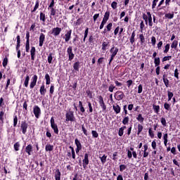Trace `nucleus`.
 <instances>
[{
    "label": "nucleus",
    "mask_w": 180,
    "mask_h": 180,
    "mask_svg": "<svg viewBox=\"0 0 180 180\" xmlns=\"http://www.w3.org/2000/svg\"><path fill=\"white\" fill-rule=\"evenodd\" d=\"M112 26H113V24L112 22L108 23L105 27V28L104 29V30L103 31V33L104 34H106L108 32H110V30H112Z\"/></svg>",
    "instance_id": "20"
},
{
    "label": "nucleus",
    "mask_w": 180,
    "mask_h": 180,
    "mask_svg": "<svg viewBox=\"0 0 180 180\" xmlns=\"http://www.w3.org/2000/svg\"><path fill=\"white\" fill-rule=\"evenodd\" d=\"M129 116H125L122 120V124H124V125L129 124Z\"/></svg>",
    "instance_id": "51"
},
{
    "label": "nucleus",
    "mask_w": 180,
    "mask_h": 180,
    "mask_svg": "<svg viewBox=\"0 0 180 180\" xmlns=\"http://www.w3.org/2000/svg\"><path fill=\"white\" fill-rule=\"evenodd\" d=\"M167 96H168V102H169V101H171V99H172V98L174 97V93H172V91H167Z\"/></svg>",
    "instance_id": "50"
},
{
    "label": "nucleus",
    "mask_w": 180,
    "mask_h": 180,
    "mask_svg": "<svg viewBox=\"0 0 180 180\" xmlns=\"http://www.w3.org/2000/svg\"><path fill=\"white\" fill-rule=\"evenodd\" d=\"M81 63L79 61H77L73 64V70L75 71H79V67H80Z\"/></svg>",
    "instance_id": "26"
},
{
    "label": "nucleus",
    "mask_w": 180,
    "mask_h": 180,
    "mask_svg": "<svg viewBox=\"0 0 180 180\" xmlns=\"http://www.w3.org/2000/svg\"><path fill=\"white\" fill-rule=\"evenodd\" d=\"M75 116L74 115V111L69 110L65 114V122H75Z\"/></svg>",
    "instance_id": "1"
},
{
    "label": "nucleus",
    "mask_w": 180,
    "mask_h": 180,
    "mask_svg": "<svg viewBox=\"0 0 180 180\" xmlns=\"http://www.w3.org/2000/svg\"><path fill=\"white\" fill-rule=\"evenodd\" d=\"M69 148H70V150H71V153H72L71 157H72V158L73 160H75L76 155H75V150H74V148L72 146H69Z\"/></svg>",
    "instance_id": "41"
},
{
    "label": "nucleus",
    "mask_w": 180,
    "mask_h": 180,
    "mask_svg": "<svg viewBox=\"0 0 180 180\" xmlns=\"http://www.w3.org/2000/svg\"><path fill=\"white\" fill-rule=\"evenodd\" d=\"M29 127V124L26 120L22 121L20 124V129L22 134H26L27 133V128Z\"/></svg>",
    "instance_id": "4"
},
{
    "label": "nucleus",
    "mask_w": 180,
    "mask_h": 180,
    "mask_svg": "<svg viewBox=\"0 0 180 180\" xmlns=\"http://www.w3.org/2000/svg\"><path fill=\"white\" fill-rule=\"evenodd\" d=\"M171 45H169V44H167L165 46V49L163 50V53L165 54H167V53H168V51H169V47H170Z\"/></svg>",
    "instance_id": "49"
},
{
    "label": "nucleus",
    "mask_w": 180,
    "mask_h": 180,
    "mask_svg": "<svg viewBox=\"0 0 180 180\" xmlns=\"http://www.w3.org/2000/svg\"><path fill=\"white\" fill-rule=\"evenodd\" d=\"M40 95L42 96H44L46 94H47V89H46V85H44V83L41 84L39 89Z\"/></svg>",
    "instance_id": "17"
},
{
    "label": "nucleus",
    "mask_w": 180,
    "mask_h": 180,
    "mask_svg": "<svg viewBox=\"0 0 180 180\" xmlns=\"http://www.w3.org/2000/svg\"><path fill=\"white\" fill-rule=\"evenodd\" d=\"M18 126V115H13V127H16Z\"/></svg>",
    "instance_id": "48"
},
{
    "label": "nucleus",
    "mask_w": 180,
    "mask_h": 180,
    "mask_svg": "<svg viewBox=\"0 0 180 180\" xmlns=\"http://www.w3.org/2000/svg\"><path fill=\"white\" fill-rule=\"evenodd\" d=\"M89 165V155L88 153L84 154V158L82 160V165L84 169H86V167Z\"/></svg>",
    "instance_id": "7"
},
{
    "label": "nucleus",
    "mask_w": 180,
    "mask_h": 180,
    "mask_svg": "<svg viewBox=\"0 0 180 180\" xmlns=\"http://www.w3.org/2000/svg\"><path fill=\"white\" fill-rule=\"evenodd\" d=\"M82 130L84 136H88V131L86 130V129L85 128V126L84 124L82 125Z\"/></svg>",
    "instance_id": "59"
},
{
    "label": "nucleus",
    "mask_w": 180,
    "mask_h": 180,
    "mask_svg": "<svg viewBox=\"0 0 180 180\" xmlns=\"http://www.w3.org/2000/svg\"><path fill=\"white\" fill-rule=\"evenodd\" d=\"M17 45H16V47H15V50L16 51H20V35H18L17 37Z\"/></svg>",
    "instance_id": "25"
},
{
    "label": "nucleus",
    "mask_w": 180,
    "mask_h": 180,
    "mask_svg": "<svg viewBox=\"0 0 180 180\" xmlns=\"http://www.w3.org/2000/svg\"><path fill=\"white\" fill-rule=\"evenodd\" d=\"M88 33H89V28L86 27L84 31V36L83 39V42L85 43V41L86 40V37H88Z\"/></svg>",
    "instance_id": "39"
},
{
    "label": "nucleus",
    "mask_w": 180,
    "mask_h": 180,
    "mask_svg": "<svg viewBox=\"0 0 180 180\" xmlns=\"http://www.w3.org/2000/svg\"><path fill=\"white\" fill-rule=\"evenodd\" d=\"M39 6H40V4L39 2V0H37L36 1V3H35V6L33 8V10H31V13H34V12H35L36 11H37V9H39Z\"/></svg>",
    "instance_id": "31"
},
{
    "label": "nucleus",
    "mask_w": 180,
    "mask_h": 180,
    "mask_svg": "<svg viewBox=\"0 0 180 180\" xmlns=\"http://www.w3.org/2000/svg\"><path fill=\"white\" fill-rule=\"evenodd\" d=\"M3 67H6V65H8V58L5 57L3 60Z\"/></svg>",
    "instance_id": "62"
},
{
    "label": "nucleus",
    "mask_w": 180,
    "mask_h": 180,
    "mask_svg": "<svg viewBox=\"0 0 180 180\" xmlns=\"http://www.w3.org/2000/svg\"><path fill=\"white\" fill-rule=\"evenodd\" d=\"M45 40H46V35L44 33H41L39 38V47H43V44H44Z\"/></svg>",
    "instance_id": "12"
},
{
    "label": "nucleus",
    "mask_w": 180,
    "mask_h": 180,
    "mask_svg": "<svg viewBox=\"0 0 180 180\" xmlns=\"http://www.w3.org/2000/svg\"><path fill=\"white\" fill-rule=\"evenodd\" d=\"M51 9V13H50V18H51V16H56V13L57 12V10L54 8H49Z\"/></svg>",
    "instance_id": "46"
},
{
    "label": "nucleus",
    "mask_w": 180,
    "mask_h": 180,
    "mask_svg": "<svg viewBox=\"0 0 180 180\" xmlns=\"http://www.w3.org/2000/svg\"><path fill=\"white\" fill-rule=\"evenodd\" d=\"M51 127L52 129H53L55 134H58V125H57V124L56 123V121L54 120V117H52L51 118Z\"/></svg>",
    "instance_id": "3"
},
{
    "label": "nucleus",
    "mask_w": 180,
    "mask_h": 180,
    "mask_svg": "<svg viewBox=\"0 0 180 180\" xmlns=\"http://www.w3.org/2000/svg\"><path fill=\"white\" fill-rule=\"evenodd\" d=\"M108 47H109V41H103L102 43L101 50H103V51H106V50H108Z\"/></svg>",
    "instance_id": "23"
},
{
    "label": "nucleus",
    "mask_w": 180,
    "mask_h": 180,
    "mask_svg": "<svg viewBox=\"0 0 180 180\" xmlns=\"http://www.w3.org/2000/svg\"><path fill=\"white\" fill-rule=\"evenodd\" d=\"M97 98L98 99L99 105L101 108L103 112H105V113H106V110H107L108 108L106 107V104L105 103V101H103V97H102V96H98Z\"/></svg>",
    "instance_id": "2"
},
{
    "label": "nucleus",
    "mask_w": 180,
    "mask_h": 180,
    "mask_svg": "<svg viewBox=\"0 0 180 180\" xmlns=\"http://www.w3.org/2000/svg\"><path fill=\"white\" fill-rule=\"evenodd\" d=\"M139 39H140V44H141V46H143V44H144V43H146V38L144 37V34H140Z\"/></svg>",
    "instance_id": "30"
},
{
    "label": "nucleus",
    "mask_w": 180,
    "mask_h": 180,
    "mask_svg": "<svg viewBox=\"0 0 180 180\" xmlns=\"http://www.w3.org/2000/svg\"><path fill=\"white\" fill-rule=\"evenodd\" d=\"M148 134L150 139H154V132L153 131V129L151 128L148 129Z\"/></svg>",
    "instance_id": "61"
},
{
    "label": "nucleus",
    "mask_w": 180,
    "mask_h": 180,
    "mask_svg": "<svg viewBox=\"0 0 180 180\" xmlns=\"http://www.w3.org/2000/svg\"><path fill=\"white\" fill-rule=\"evenodd\" d=\"M143 129H144L143 125L141 124H138V131H137L138 136L140 135V134L143 131Z\"/></svg>",
    "instance_id": "40"
},
{
    "label": "nucleus",
    "mask_w": 180,
    "mask_h": 180,
    "mask_svg": "<svg viewBox=\"0 0 180 180\" xmlns=\"http://www.w3.org/2000/svg\"><path fill=\"white\" fill-rule=\"evenodd\" d=\"M162 47V41H160L157 44L158 50H161Z\"/></svg>",
    "instance_id": "64"
},
{
    "label": "nucleus",
    "mask_w": 180,
    "mask_h": 180,
    "mask_svg": "<svg viewBox=\"0 0 180 180\" xmlns=\"http://www.w3.org/2000/svg\"><path fill=\"white\" fill-rule=\"evenodd\" d=\"M67 54L68 56V61H72L74 60V57H75V54L72 51V46H70L67 49Z\"/></svg>",
    "instance_id": "5"
},
{
    "label": "nucleus",
    "mask_w": 180,
    "mask_h": 180,
    "mask_svg": "<svg viewBox=\"0 0 180 180\" xmlns=\"http://www.w3.org/2000/svg\"><path fill=\"white\" fill-rule=\"evenodd\" d=\"M115 89H117V88H116V86H115V84H110L108 87V91L109 92H113V91H115Z\"/></svg>",
    "instance_id": "47"
},
{
    "label": "nucleus",
    "mask_w": 180,
    "mask_h": 180,
    "mask_svg": "<svg viewBox=\"0 0 180 180\" xmlns=\"http://www.w3.org/2000/svg\"><path fill=\"white\" fill-rule=\"evenodd\" d=\"M136 120L143 124L144 123V117H143L142 114H139L136 117Z\"/></svg>",
    "instance_id": "24"
},
{
    "label": "nucleus",
    "mask_w": 180,
    "mask_h": 180,
    "mask_svg": "<svg viewBox=\"0 0 180 180\" xmlns=\"http://www.w3.org/2000/svg\"><path fill=\"white\" fill-rule=\"evenodd\" d=\"M29 81H30V77H29V75H27L25 77V79L24 82V85H25V88H27V86H29Z\"/></svg>",
    "instance_id": "36"
},
{
    "label": "nucleus",
    "mask_w": 180,
    "mask_h": 180,
    "mask_svg": "<svg viewBox=\"0 0 180 180\" xmlns=\"http://www.w3.org/2000/svg\"><path fill=\"white\" fill-rule=\"evenodd\" d=\"M110 53L111 56H117V53H119V48L113 45L112 47L110 49Z\"/></svg>",
    "instance_id": "14"
},
{
    "label": "nucleus",
    "mask_w": 180,
    "mask_h": 180,
    "mask_svg": "<svg viewBox=\"0 0 180 180\" xmlns=\"http://www.w3.org/2000/svg\"><path fill=\"white\" fill-rule=\"evenodd\" d=\"M82 22H84V20H82V18L77 19L75 22L76 26H79L82 23Z\"/></svg>",
    "instance_id": "60"
},
{
    "label": "nucleus",
    "mask_w": 180,
    "mask_h": 180,
    "mask_svg": "<svg viewBox=\"0 0 180 180\" xmlns=\"http://www.w3.org/2000/svg\"><path fill=\"white\" fill-rule=\"evenodd\" d=\"M127 129L126 126H122V127H120L118 131V136H120V137H122V136H123L124 133V129Z\"/></svg>",
    "instance_id": "27"
},
{
    "label": "nucleus",
    "mask_w": 180,
    "mask_h": 180,
    "mask_svg": "<svg viewBox=\"0 0 180 180\" xmlns=\"http://www.w3.org/2000/svg\"><path fill=\"white\" fill-rule=\"evenodd\" d=\"M45 79L46 85H50L51 84V79L50 78V75H49V73H46L45 75Z\"/></svg>",
    "instance_id": "29"
},
{
    "label": "nucleus",
    "mask_w": 180,
    "mask_h": 180,
    "mask_svg": "<svg viewBox=\"0 0 180 180\" xmlns=\"http://www.w3.org/2000/svg\"><path fill=\"white\" fill-rule=\"evenodd\" d=\"M75 144L77 148H82V144H81V141L77 138L75 139Z\"/></svg>",
    "instance_id": "32"
},
{
    "label": "nucleus",
    "mask_w": 180,
    "mask_h": 180,
    "mask_svg": "<svg viewBox=\"0 0 180 180\" xmlns=\"http://www.w3.org/2000/svg\"><path fill=\"white\" fill-rule=\"evenodd\" d=\"M129 43L133 46L136 43V30H134L129 38Z\"/></svg>",
    "instance_id": "16"
},
{
    "label": "nucleus",
    "mask_w": 180,
    "mask_h": 180,
    "mask_svg": "<svg viewBox=\"0 0 180 180\" xmlns=\"http://www.w3.org/2000/svg\"><path fill=\"white\" fill-rule=\"evenodd\" d=\"M176 47H178V41L174 40L171 44V49H176Z\"/></svg>",
    "instance_id": "44"
},
{
    "label": "nucleus",
    "mask_w": 180,
    "mask_h": 180,
    "mask_svg": "<svg viewBox=\"0 0 180 180\" xmlns=\"http://www.w3.org/2000/svg\"><path fill=\"white\" fill-rule=\"evenodd\" d=\"M112 109L114 112H115L116 115H119V113H120V110H122V108H120V105H119V104H115L112 105Z\"/></svg>",
    "instance_id": "21"
},
{
    "label": "nucleus",
    "mask_w": 180,
    "mask_h": 180,
    "mask_svg": "<svg viewBox=\"0 0 180 180\" xmlns=\"http://www.w3.org/2000/svg\"><path fill=\"white\" fill-rule=\"evenodd\" d=\"M36 84H37V76L34 75L32 77V82H30V89H33V88L36 86Z\"/></svg>",
    "instance_id": "10"
},
{
    "label": "nucleus",
    "mask_w": 180,
    "mask_h": 180,
    "mask_svg": "<svg viewBox=\"0 0 180 180\" xmlns=\"http://www.w3.org/2000/svg\"><path fill=\"white\" fill-rule=\"evenodd\" d=\"M165 18L167 19H174V13H166L165 15Z\"/></svg>",
    "instance_id": "56"
},
{
    "label": "nucleus",
    "mask_w": 180,
    "mask_h": 180,
    "mask_svg": "<svg viewBox=\"0 0 180 180\" xmlns=\"http://www.w3.org/2000/svg\"><path fill=\"white\" fill-rule=\"evenodd\" d=\"M160 122L162 124V126H167V120H165V117H162L161 120H160Z\"/></svg>",
    "instance_id": "63"
},
{
    "label": "nucleus",
    "mask_w": 180,
    "mask_h": 180,
    "mask_svg": "<svg viewBox=\"0 0 180 180\" xmlns=\"http://www.w3.org/2000/svg\"><path fill=\"white\" fill-rule=\"evenodd\" d=\"M25 151L27 153V155H32V153H33V146H32V144L27 145L25 148Z\"/></svg>",
    "instance_id": "15"
},
{
    "label": "nucleus",
    "mask_w": 180,
    "mask_h": 180,
    "mask_svg": "<svg viewBox=\"0 0 180 180\" xmlns=\"http://www.w3.org/2000/svg\"><path fill=\"white\" fill-rule=\"evenodd\" d=\"M55 180H61V172L60 169H56L54 173Z\"/></svg>",
    "instance_id": "19"
},
{
    "label": "nucleus",
    "mask_w": 180,
    "mask_h": 180,
    "mask_svg": "<svg viewBox=\"0 0 180 180\" xmlns=\"http://www.w3.org/2000/svg\"><path fill=\"white\" fill-rule=\"evenodd\" d=\"M150 39H151V44H152V46H155L156 43H157V39L154 36H153Z\"/></svg>",
    "instance_id": "55"
},
{
    "label": "nucleus",
    "mask_w": 180,
    "mask_h": 180,
    "mask_svg": "<svg viewBox=\"0 0 180 180\" xmlns=\"http://www.w3.org/2000/svg\"><path fill=\"white\" fill-rule=\"evenodd\" d=\"M153 109L155 112V113H157V115H158V113H160V105H157L155 104L153 105Z\"/></svg>",
    "instance_id": "34"
},
{
    "label": "nucleus",
    "mask_w": 180,
    "mask_h": 180,
    "mask_svg": "<svg viewBox=\"0 0 180 180\" xmlns=\"http://www.w3.org/2000/svg\"><path fill=\"white\" fill-rule=\"evenodd\" d=\"M54 150V146L48 143L46 146H45V150L46 151H53Z\"/></svg>",
    "instance_id": "28"
},
{
    "label": "nucleus",
    "mask_w": 180,
    "mask_h": 180,
    "mask_svg": "<svg viewBox=\"0 0 180 180\" xmlns=\"http://www.w3.org/2000/svg\"><path fill=\"white\" fill-rule=\"evenodd\" d=\"M63 29H61L60 27H56L52 29L51 31V34H53V36H55V37H56V36H60V33H61Z\"/></svg>",
    "instance_id": "9"
},
{
    "label": "nucleus",
    "mask_w": 180,
    "mask_h": 180,
    "mask_svg": "<svg viewBox=\"0 0 180 180\" xmlns=\"http://www.w3.org/2000/svg\"><path fill=\"white\" fill-rule=\"evenodd\" d=\"M99 158L101 161V163L105 164L106 162V158H108V155H103L102 157L100 156Z\"/></svg>",
    "instance_id": "45"
},
{
    "label": "nucleus",
    "mask_w": 180,
    "mask_h": 180,
    "mask_svg": "<svg viewBox=\"0 0 180 180\" xmlns=\"http://www.w3.org/2000/svg\"><path fill=\"white\" fill-rule=\"evenodd\" d=\"M33 113L37 119L40 117V115H41V110L39 105H34L33 108Z\"/></svg>",
    "instance_id": "6"
},
{
    "label": "nucleus",
    "mask_w": 180,
    "mask_h": 180,
    "mask_svg": "<svg viewBox=\"0 0 180 180\" xmlns=\"http://www.w3.org/2000/svg\"><path fill=\"white\" fill-rule=\"evenodd\" d=\"M4 116H5V112L1 111L0 112V121H1V124H4V123H5V122L4 121Z\"/></svg>",
    "instance_id": "38"
},
{
    "label": "nucleus",
    "mask_w": 180,
    "mask_h": 180,
    "mask_svg": "<svg viewBox=\"0 0 180 180\" xmlns=\"http://www.w3.org/2000/svg\"><path fill=\"white\" fill-rule=\"evenodd\" d=\"M31 60L34 61L36 58V47L32 46L30 50Z\"/></svg>",
    "instance_id": "18"
},
{
    "label": "nucleus",
    "mask_w": 180,
    "mask_h": 180,
    "mask_svg": "<svg viewBox=\"0 0 180 180\" xmlns=\"http://www.w3.org/2000/svg\"><path fill=\"white\" fill-rule=\"evenodd\" d=\"M161 63V61L160 60V57H157L154 58V64L155 67H158L160 66V64Z\"/></svg>",
    "instance_id": "35"
},
{
    "label": "nucleus",
    "mask_w": 180,
    "mask_h": 180,
    "mask_svg": "<svg viewBox=\"0 0 180 180\" xmlns=\"http://www.w3.org/2000/svg\"><path fill=\"white\" fill-rule=\"evenodd\" d=\"M71 34H72V30H66L65 34V41L66 43H68L71 40Z\"/></svg>",
    "instance_id": "11"
},
{
    "label": "nucleus",
    "mask_w": 180,
    "mask_h": 180,
    "mask_svg": "<svg viewBox=\"0 0 180 180\" xmlns=\"http://www.w3.org/2000/svg\"><path fill=\"white\" fill-rule=\"evenodd\" d=\"M49 64H53V53H50L48 56Z\"/></svg>",
    "instance_id": "42"
},
{
    "label": "nucleus",
    "mask_w": 180,
    "mask_h": 180,
    "mask_svg": "<svg viewBox=\"0 0 180 180\" xmlns=\"http://www.w3.org/2000/svg\"><path fill=\"white\" fill-rule=\"evenodd\" d=\"M30 50V42L26 41V44H25V51H26V53H29Z\"/></svg>",
    "instance_id": "54"
},
{
    "label": "nucleus",
    "mask_w": 180,
    "mask_h": 180,
    "mask_svg": "<svg viewBox=\"0 0 180 180\" xmlns=\"http://www.w3.org/2000/svg\"><path fill=\"white\" fill-rule=\"evenodd\" d=\"M39 20H41V22H43V25L46 23V14H44V13L40 12Z\"/></svg>",
    "instance_id": "22"
},
{
    "label": "nucleus",
    "mask_w": 180,
    "mask_h": 180,
    "mask_svg": "<svg viewBox=\"0 0 180 180\" xmlns=\"http://www.w3.org/2000/svg\"><path fill=\"white\" fill-rule=\"evenodd\" d=\"M91 134L94 139H98L99 137V134H98V132L95 130L91 131Z\"/></svg>",
    "instance_id": "52"
},
{
    "label": "nucleus",
    "mask_w": 180,
    "mask_h": 180,
    "mask_svg": "<svg viewBox=\"0 0 180 180\" xmlns=\"http://www.w3.org/2000/svg\"><path fill=\"white\" fill-rule=\"evenodd\" d=\"M124 93H123L122 91H117L115 94V98L117 101H122V99L124 98Z\"/></svg>",
    "instance_id": "8"
},
{
    "label": "nucleus",
    "mask_w": 180,
    "mask_h": 180,
    "mask_svg": "<svg viewBox=\"0 0 180 180\" xmlns=\"http://www.w3.org/2000/svg\"><path fill=\"white\" fill-rule=\"evenodd\" d=\"M110 16V11H106L104 14V17L103 19H105L107 20H109V17Z\"/></svg>",
    "instance_id": "53"
},
{
    "label": "nucleus",
    "mask_w": 180,
    "mask_h": 180,
    "mask_svg": "<svg viewBox=\"0 0 180 180\" xmlns=\"http://www.w3.org/2000/svg\"><path fill=\"white\" fill-rule=\"evenodd\" d=\"M172 56H164L162 59V63H165V61H169V60H172Z\"/></svg>",
    "instance_id": "43"
},
{
    "label": "nucleus",
    "mask_w": 180,
    "mask_h": 180,
    "mask_svg": "<svg viewBox=\"0 0 180 180\" xmlns=\"http://www.w3.org/2000/svg\"><path fill=\"white\" fill-rule=\"evenodd\" d=\"M127 168V166L125 165H120V172H123Z\"/></svg>",
    "instance_id": "58"
},
{
    "label": "nucleus",
    "mask_w": 180,
    "mask_h": 180,
    "mask_svg": "<svg viewBox=\"0 0 180 180\" xmlns=\"http://www.w3.org/2000/svg\"><path fill=\"white\" fill-rule=\"evenodd\" d=\"M174 77L176 79H179V70H178V68L174 70Z\"/></svg>",
    "instance_id": "37"
},
{
    "label": "nucleus",
    "mask_w": 180,
    "mask_h": 180,
    "mask_svg": "<svg viewBox=\"0 0 180 180\" xmlns=\"http://www.w3.org/2000/svg\"><path fill=\"white\" fill-rule=\"evenodd\" d=\"M19 147H20V143H19V142H16L14 144V150H15V151H19Z\"/></svg>",
    "instance_id": "57"
},
{
    "label": "nucleus",
    "mask_w": 180,
    "mask_h": 180,
    "mask_svg": "<svg viewBox=\"0 0 180 180\" xmlns=\"http://www.w3.org/2000/svg\"><path fill=\"white\" fill-rule=\"evenodd\" d=\"M162 81L163 83L165 84V86L166 88H169V79H168V75L166 74H164L162 75Z\"/></svg>",
    "instance_id": "13"
},
{
    "label": "nucleus",
    "mask_w": 180,
    "mask_h": 180,
    "mask_svg": "<svg viewBox=\"0 0 180 180\" xmlns=\"http://www.w3.org/2000/svg\"><path fill=\"white\" fill-rule=\"evenodd\" d=\"M164 108L165 109V110L171 112V110H172L171 104L168 103L167 102H165L164 103Z\"/></svg>",
    "instance_id": "33"
}]
</instances>
